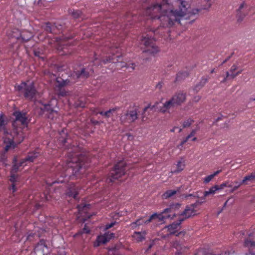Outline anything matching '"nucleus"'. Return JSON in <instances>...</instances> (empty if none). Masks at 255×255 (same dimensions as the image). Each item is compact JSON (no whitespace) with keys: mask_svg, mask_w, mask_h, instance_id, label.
Returning <instances> with one entry per match:
<instances>
[{"mask_svg":"<svg viewBox=\"0 0 255 255\" xmlns=\"http://www.w3.org/2000/svg\"><path fill=\"white\" fill-rule=\"evenodd\" d=\"M6 122L4 120L3 114H0V130H3L5 132V125Z\"/></svg>","mask_w":255,"mask_h":255,"instance_id":"obj_34","label":"nucleus"},{"mask_svg":"<svg viewBox=\"0 0 255 255\" xmlns=\"http://www.w3.org/2000/svg\"><path fill=\"white\" fill-rule=\"evenodd\" d=\"M175 107H176V106L174 103L173 101L171 98L164 103L163 107L161 108L160 111L161 112L165 113L170 109L174 108Z\"/></svg>","mask_w":255,"mask_h":255,"instance_id":"obj_17","label":"nucleus"},{"mask_svg":"<svg viewBox=\"0 0 255 255\" xmlns=\"http://www.w3.org/2000/svg\"><path fill=\"white\" fill-rule=\"evenodd\" d=\"M244 245L247 247H255V242L246 239L244 242Z\"/></svg>","mask_w":255,"mask_h":255,"instance_id":"obj_42","label":"nucleus"},{"mask_svg":"<svg viewBox=\"0 0 255 255\" xmlns=\"http://www.w3.org/2000/svg\"><path fill=\"white\" fill-rule=\"evenodd\" d=\"M180 205L181 204L179 203H176V204L171 205L169 208H167L165 209L161 214L163 215V214L170 212H171V210L174 207H175V208H179L180 206Z\"/></svg>","mask_w":255,"mask_h":255,"instance_id":"obj_39","label":"nucleus"},{"mask_svg":"<svg viewBox=\"0 0 255 255\" xmlns=\"http://www.w3.org/2000/svg\"><path fill=\"white\" fill-rule=\"evenodd\" d=\"M117 224H118V222H117L116 221L112 222L110 224H107L105 225L104 227V230H107L113 227L114 225H116Z\"/></svg>","mask_w":255,"mask_h":255,"instance_id":"obj_51","label":"nucleus"},{"mask_svg":"<svg viewBox=\"0 0 255 255\" xmlns=\"http://www.w3.org/2000/svg\"><path fill=\"white\" fill-rule=\"evenodd\" d=\"M121 67H126L127 68H131L132 70H134L135 68V64L134 63H131L129 64H125L124 63L121 62V65H120Z\"/></svg>","mask_w":255,"mask_h":255,"instance_id":"obj_47","label":"nucleus"},{"mask_svg":"<svg viewBox=\"0 0 255 255\" xmlns=\"http://www.w3.org/2000/svg\"><path fill=\"white\" fill-rule=\"evenodd\" d=\"M104 235L106 237L107 240H108V242H109L111 239L115 238V235L113 233H109L106 232Z\"/></svg>","mask_w":255,"mask_h":255,"instance_id":"obj_46","label":"nucleus"},{"mask_svg":"<svg viewBox=\"0 0 255 255\" xmlns=\"http://www.w3.org/2000/svg\"><path fill=\"white\" fill-rule=\"evenodd\" d=\"M16 145L17 144L12 139H9L4 148L5 152H7L11 149H14L16 147Z\"/></svg>","mask_w":255,"mask_h":255,"instance_id":"obj_28","label":"nucleus"},{"mask_svg":"<svg viewBox=\"0 0 255 255\" xmlns=\"http://www.w3.org/2000/svg\"><path fill=\"white\" fill-rule=\"evenodd\" d=\"M193 120L190 119L184 121L183 123V127L184 128L189 127L193 123Z\"/></svg>","mask_w":255,"mask_h":255,"instance_id":"obj_49","label":"nucleus"},{"mask_svg":"<svg viewBox=\"0 0 255 255\" xmlns=\"http://www.w3.org/2000/svg\"><path fill=\"white\" fill-rule=\"evenodd\" d=\"M19 167L18 164H12L10 173L16 174L18 171Z\"/></svg>","mask_w":255,"mask_h":255,"instance_id":"obj_45","label":"nucleus"},{"mask_svg":"<svg viewBox=\"0 0 255 255\" xmlns=\"http://www.w3.org/2000/svg\"><path fill=\"white\" fill-rule=\"evenodd\" d=\"M163 83L162 81L159 82L156 86V88L159 89H161L163 86Z\"/></svg>","mask_w":255,"mask_h":255,"instance_id":"obj_59","label":"nucleus"},{"mask_svg":"<svg viewBox=\"0 0 255 255\" xmlns=\"http://www.w3.org/2000/svg\"><path fill=\"white\" fill-rule=\"evenodd\" d=\"M225 187H230V186L228 185V182H224L222 183L221 185H218L219 190L223 189Z\"/></svg>","mask_w":255,"mask_h":255,"instance_id":"obj_53","label":"nucleus"},{"mask_svg":"<svg viewBox=\"0 0 255 255\" xmlns=\"http://www.w3.org/2000/svg\"><path fill=\"white\" fill-rule=\"evenodd\" d=\"M211 0H204L202 3L201 9L204 10H209L211 7L212 4L210 2Z\"/></svg>","mask_w":255,"mask_h":255,"instance_id":"obj_35","label":"nucleus"},{"mask_svg":"<svg viewBox=\"0 0 255 255\" xmlns=\"http://www.w3.org/2000/svg\"><path fill=\"white\" fill-rule=\"evenodd\" d=\"M97 243H95L94 244V247H98L101 244H105L108 243L106 237L103 235L101 236H98L96 239Z\"/></svg>","mask_w":255,"mask_h":255,"instance_id":"obj_26","label":"nucleus"},{"mask_svg":"<svg viewBox=\"0 0 255 255\" xmlns=\"http://www.w3.org/2000/svg\"><path fill=\"white\" fill-rule=\"evenodd\" d=\"M185 220L184 218H180L176 222H174L166 226L168 231L170 232V235H175L176 236L178 237L183 234V232H180L176 234L177 229L181 225L182 222Z\"/></svg>","mask_w":255,"mask_h":255,"instance_id":"obj_9","label":"nucleus"},{"mask_svg":"<svg viewBox=\"0 0 255 255\" xmlns=\"http://www.w3.org/2000/svg\"><path fill=\"white\" fill-rule=\"evenodd\" d=\"M206 197H204V195L203 197H200V200H197L199 202H200V205H202L203 203L205 202V199Z\"/></svg>","mask_w":255,"mask_h":255,"instance_id":"obj_56","label":"nucleus"},{"mask_svg":"<svg viewBox=\"0 0 255 255\" xmlns=\"http://www.w3.org/2000/svg\"><path fill=\"white\" fill-rule=\"evenodd\" d=\"M145 232H143V233L140 232H134L133 237L137 242H140L145 240Z\"/></svg>","mask_w":255,"mask_h":255,"instance_id":"obj_22","label":"nucleus"},{"mask_svg":"<svg viewBox=\"0 0 255 255\" xmlns=\"http://www.w3.org/2000/svg\"><path fill=\"white\" fill-rule=\"evenodd\" d=\"M245 5V2H243L242 3L240 4L239 7L237 9V17H238V21L241 22L243 21L244 18L246 16V14L243 13V9L244 8Z\"/></svg>","mask_w":255,"mask_h":255,"instance_id":"obj_20","label":"nucleus"},{"mask_svg":"<svg viewBox=\"0 0 255 255\" xmlns=\"http://www.w3.org/2000/svg\"><path fill=\"white\" fill-rule=\"evenodd\" d=\"M80 188L74 184L70 185L66 195L70 197H73L74 199H77V196L79 194Z\"/></svg>","mask_w":255,"mask_h":255,"instance_id":"obj_11","label":"nucleus"},{"mask_svg":"<svg viewBox=\"0 0 255 255\" xmlns=\"http://www.w3.org/2000/svg\"><path fill=\"white\" fill-rule=\"evenodd\" d=\"M17 161V157L14 156L12 159V164H18Z\"/></svg>","mask_w":255,"mask_h":255,"instance_id":"obj_63","label":"nucleus"},{"mask_svg":"<svg viewBox=\"0 0 255 255\" xmlns=\"http://www.w3.org/2000/svg\"><path fill=\"white\" fill-rule=\"evenodd\" d=\"M27 34H28L26 36L23 33L21 34L20 40H21L22 42H25L28 41L32 37L31 33L28 32Z\"/></svg>","mask_w":255,"mask_h":255,"instance_id":"obj_36","label":"nucleus"},{"mask_svg":"<svg viewBox=\"0 0 255 255\" xmlns=\"http://www.w3.org/2000/svg\"><path fill=\"white\" fill-rule=\"evenodd\" d=\"M201 10H202L201 8H194V9H192V10L189 12V13L191 15H195V14H198L199 13V12Z\"/></svg>","mask_w":255,"mask_h":255,"instance_id":"obj_52","label":"nucleus"},{"mask_svg":"<svg viewBox=\"0 0 255 255\" xmlns=\"http://www.w3.org/2000/svg\"><path fill=\"white\" fill-rule=\"evenodd\" d=\"M189 73L187 71H180L176 75L174 82H181L183 81L186 78L188 77Z\"/></svg>","mask_w":255,"mask_h":255,"instance_id":"obj_19","label":"nucleus"},{"mask_svg":"<svg viewBox=\"0 0 255 255\" xmlns=\"http://www.w3.org/2000/svg\"><path fill=\"white\" fill-rule=\"evenodd\" d=\"M83 232L86 234H89L90 232V230L85 225L84 228L83 229Z\"/></svg>","mask_w":255,"mask_h":255,"instance_id":"obj_58","label":"nucleus"},{"mask_svg":"<svg viewBox=\"0 0 255 255\" xmlns=\"http://www.w3.org/2000/svg\"><path fill=\"white\" fill-rule=\"evenodd\" d=\"M16 90L19 92H21L24 97L30 101L33 100L37 93L34 85L33 83L27 84L26 82H22L16 87Z\"/></svg>","mask_w":255,"mask_h":255,"instance_id":"obj_6","label":"nucleus"},{"mask_svg":"<svg viewBox=\"0 0 255 255\" xmlns=\"http://www.w3.org/2000/svg\"><path fill=\"white\" fill-rule=\"evenodd\" d=\"M179 191L180 188L177 190H168L162 195V198L164 199H167L175 195Z\"/></svg>","mask_w":255,"mask_h":255,"instance_id":"obj_21","label":"nucleus"},{"mask_svg":"<svg viewBox=\"0 0 255 255\" xmlns=\"http://www.w3.org/2000/svg\"><path fill=\"white\" fill-rule=\"evenodd\" d=\"M85 102L79 100L75 102L74 106L76 108H84L85 107Z\"/></svg>","mask_w":255,"mask_h":255,"instance_id":"obj_43","label":"nucleus"},{"mask_svg":"<svg viewBox=\"0 0 255 255\" xmlns=\"http://www.w3.org/2000/svg\"><path fill=\"white\" fill-rule=\"evenodd\" d=\"M40 52L39 51H35V50L34 51V54L35 56L40 57Z\"/></svg>","mask_w":255,"mask_h":255,"instance_id":"obj_64","label":"nucleus"},{"mask_svg":"<svg viewBox=\"0 0 255 255\" xmlns=\"http://www.w3.org/2000/svg\"><path fill=\"white\" fill-rule=\"evenodd\" d=\"M137 119V109H134L127 111L124 116H121L120 121L121 123H124L127 119L129 121L128 123H131L134 122Z\"/></svg>","mask_w":255,"mask_h":255,"instance_id":"obj_8","label":"nucleus"},{"mask_svg":"<svg viewBox=\"0 0 255 255\" xmlns=\"http://www.w3.org/2000/svg\"><path fill=\"white\" fill-rule=\"evenodd\" d=\"M141 41L146 47V49L143 51L144 54L149 53L154 55L159 52L158 47L155 45V39L152 36L146 35L142 36Z\"/></svg>","mask_w":255,"mask_h":255,"instance_id":"obj_7","label":"nucleus"},{"mask_svg":"<svg viewBox=\"0 0 255 255\" xmlns=\"http://www.w3.org/2000/svg\"><path fill=\"white\" fill-rule=\"evenodd\" d=\"M9 181L12 183H15L17 181V175H16L14 173H10Z\"/></svg>","mask_w":255,"mask_h":255,"instance_id":"obj_50","label":"nucleus"},{"mask_svg":"<svg viewBox=\"0 0 255 255\" xmlns=\"http://www.w3.org/2000/svg\"><path fill=\"white\" fill-rule=\"evenodd\" d=\"M169 218H171V216L169 215H163L162 214H158L156 213L153 214L149 217V218L151 220V221L154 218H157L159 221H163L165 219ZM171 218H173V217H171Z\"/></svg>","mask_w":255,"mask_h":255,"instance_id":"obj_24","label":"nucleus"},{"mask_svg":"<svg viewBox=\"0 0 255 255\" xmlns=\"http://www.w3.org/2000/svg\"><path fill=\"white\" fill-rule=\"evenodd\" d=\"M10 190H11L13 193L16 191V187L15 186V183H12L10 188Z\"/></svg>","mask_w":255,"mask_h":255,"instance_id":"obj_60","label":"nucleus"},{"mask_svg":"<svg viewBox=\"0 0 255 255\" xmlns=\"http://www.w3.org/2000/svg\"><path fill=\"white\" fill-rule=\"evenodd\" d=\"M196 210L191 208L190 206L187 205L184 211L180 214V216H185L184 219H187L194 216L196 215Z\"/></svg>","mask_w":255,"mask_h":255,"instance_id":"obj_14","label":"nucleus"},{"mask_svg":"<svg viewBox=\"0 0 255 255\" xmlns=\"http://www.w3.org/2000/svg\"><path fill=\"white\" fill-rule=\"evenodd\" d=\"M142 59L144 63L147 61H149L151 60V58L150 57H144L143 56H142Z\"/></svg>","mask_w":255,"mask_h":255,"instance_id":"obj_62","label":"nucleus"},{"mask_svg":"<svg viewBox=\"0 0 255 255\" xmlns=\"http://www.w3.org/2000/svg\"><path fill=\"white\" fill-rule=\"evenodd\" d=\"M56 82L57 83L56 87L59 88L64 87L68 83L67 80H64L62 79H60V80L57 79Z\"/></svg>","mask_w":255,"mask_h":255,"instance_id":"obj_40","label":"nucleus"},{"mask_svg":"<svg viewBox=\"0 0 255 255\" xmlns=\"http://www.w3.org/2000/svg\"><path fill=\"white\" fill-rule=\"evenodd\" d=\"M44 30L50 33L56 34L57 31L56 26L54 24H52L49 22H47L44 23V25L42 26Z\"/></svg>","mask_w":255,"mask_h":255,"instance_id":"obj_15","label":"nucleus"},{"mask_svg":"<svg viewBox=\"0 0 255 255\" xmlns=\"http://www.w3.org/2000/svg\"><path fill=\"white\" fill-rule=\"evenodd\" d=\"M21 33L17 28H12L6 31V35L9 38H15L17 40H20Z\"/></svg>","mask_w":255,"mask_h":255,"instance_id":"obj_16","label":"nucleus"},{"mask_svg":"<svg viewBox=\"0 0 255 255\" xmlns=\"http://www.w3.org/2000/svg\"><path fill=\"white\" fill-rule=\"evenodd\" d=\"M5 151L2 153L1 154H0V161L3 164H4L5 166H7V157L5 155Z\"/></svg>","mask_w":255,"mask_h":255,"instance_id":"obj_44","label":"nucleus"},{"mask_svg":"<svg viewBox=\"0 0 255 255\" xmlns=\"http://www.w3.org/2000/svg\"><path fill=\"white\" fill-rule=\"evenodd\" d=\"M183 198L188 200L190 198H200L199 195L198 194V192H196L192 194H183L182 195Z\"/></svg>","mask_w":255,"mask_h":255,"instance_id":"obj_38","label":"nucleus"},{"mask_svg":"<svg viewBox=\"0 0 255 255\" xmlns=\"http://www.w3.org/2000/svg\"><path fill=\"white\" fill-rule=\"evenodd\" d=\"M221 170H217L214 172L213 174H210L207 176H206L204 179V182L206 184L208 183L209 182H210L212 179L217 175H218Z\"/></svg>","mask_w":255,"mask_h":255,"instance_id":"obj_33","label":"nucleus"},{"mask_svg":"<svg viewBox=\"0 0 255 255\" xmlns=\"http://www.w3.org/2000/svg\"><path fill=\"white\" fill-rule=\"evenodd\" d=\"M27 162V160H25V158L21 159L18 163V165L20 167L21 166H26L27 164L26 163V162Z\"/></svg>","mask_w":255,"mask_h":255,"instance_id":"obj_54","label":"nucleus"},{"mask_svg":"<svg viewBox=\"0 0 255 255\" xmlns=\"http://www.w3.org/2000/svg\"><path fill=\"white\" fill-rule=\"evenodd\" d=\"M170 0H162L161 3H155L146 8V14L152 19H159L163 27H171L176 22H180L181 18L186 15L188 12L182 1L179 9H173L169 5Z\"/></svg>","mask_w":255,"mask_h":255,"instance_id":"obj_2","label":"nucleus"},{"mask_svg":"<svg viewBox=\"0 0 255 255\" xmlns=\"http://www.w3.org/2000/svg\"><path fill=\"white\" fill-rule=\"evenodd\" d=\"M254 179H255V174L252 173L250 175H247L242 180V183H244L247 181H251Z\"/></svg>","mask_w":255,"mask_h":255,"instance_id":"obj_41","label":"nucleus"},{"mask_svg":"<svg viewBox=\"0 0 255 255\" xmlns=\"http://www.w3.org/2000/svg\"><path fill=\"white\" fill-rule=\"evenodd\" d=\"M208 81V79L207 78H202L200 82L197 84L194 88V90L198 92L200 90Z\"/></svg>","mask_w":255,"mask_h":255,"instance_id":"obj_27","label":"nucleus"},{"mask_svg":"<svg viewBox=\"0 0 255 255\" xmlns=\"http://www.w3.org/2000/svg\"><path fill=\"white\" fill-rule=\"evenodd\" d=\"M73 38V36L71 35L70 36H63L61 38V39L64 41L66 42L67 40L69 39H72Z\"/></svg>","mask_w":255,"mask_h":255,"instance_id":"obj_55","label":"nucleus"},{"mask_svg":"<svg viewBox=\"0 0 255 255\" xmlns=\"http://www.w3.org/2000/svg\"><path fill=\"white\" fill-rule=\"evenodd\" d=\"M105 46L109 49L110 53L112 54V55L104 58L101 62L104 64H106L109 63L115 64L119 63L120 60L122 59V55L120 54L116 55L115 54L116 53L120 52L121 49L120 46L119 45H115L114 43L112 44L111 43H107Z\"/></svg>","mask_w":255,"mask_h":255,"instance_id":"obj_5","label":"nucleus"},{"mask_svg":"<svg viewBox=\"0 0 255 255\" xmlns=\"http://www.w3.org/2000/svg\"><path fill=\"white\" fill-rule=\"evenodd\" d=\"M143 224H144L143 221H141V219H137V220H135L134 222H132L131 224V226L132 228H134L137 226L141 225Z\"/></svg>","mask_w":255,"mask_h":255,"instance_id":"obj_48","label":"nucleus"},{"mask_svg":"<svg viewBox=\"0 0 255 255\" xmlns=\"http://www.w3.org/2000/svg\"><path fill=\"white\" fill-rule=\"evenodd\" d=\"M37 103L42 107H40L39 115H42L46 113L48 119L53 120L58 116V111L57 109L58 101L55 98H52L47 103H44L41 100H39Z\"/></svg>","mask_w":255,"mask_h":255,"instance_id":"obj_3","label":"nucleus"},{"mask_svg":"<svg viewBox=\"0 0 255 255\" xmlns=\"http://www.w3.org/2000/svg\"><path fill=\"white\" fill-rule=\"evenodd\" d=\"M186 143L185 141L183 139V140L181 142V143L178 145V147L180 148L183 147V145Z\"/></svg>","mask_w":255,"mask_h":255,"instance_id":"obj_61","label":"nucleus"},{"mask_svg":"<svg viewBox=\"0 0 255 255\" xmlns=\"http://www.w3.org/2000/svg\"><path fill=\"white\" fill-rule=\"evenodd\" d=\"M218 190H219V188L217 185L212 186L209 190L204 192V197H207L210 194H214Z\"/></svg>","mask_w":255,"mask_h":255,"instance_id":"obj_32","label":"nucleus"},{"mask_svg":"<svg viewBox=\"0 0 255 255\" xmlns=\"http://www.w3.org/2000/svg\"><path fill=\"white\" fill-rule=\"evenodd\" d=\"M47 247L46 245L45 242L43 240H41L37 245L35 246L34 248V252L36 254L41 253H43L44 252V249H47Z\"/></svg>","mask_w":255,"mask_h":255,"instance_id":"obj_18","label":"nucleus"},{"mask_svg":"<svg viewBox=\"0 0 255 255\" xmlns=\"http://www.w3.org/2000/svg\"><path fill=\"white\" fill-rule=\"evenodd\" d=\"M91 205L89 204H80L77 205V208L79 213L86 212L87 209L90 207Z\"/></svg>","mask_w":255,"mask_h":255,"instance_id":"obj_29","label":"nucleus"},{"mask_svg":"<svg viewBox=\"0 0 255 255\" xmlns=\"http://www.w3.org/2000/svg\"><path fill=\"white\" fill-rule=\"evenodd\" d=\"M169 218H171V216L169 215H163L162 214H158L156 213L153 214L149 217V218L151 220V221L154 218H157L159 221H163L165 219ZM171 218H173V217H171Z\"/></svg>","mask_w":255,"mask_h":255,"instance_id":"obj_25","label":"nucleus"},{"mask_svg":"<svg viewBox=\"0 0 255 255\" xmlns=\"http://www.w3.org/2000/svg\"><path fill=\"white\" fill-rule=\"evenodd\" d=\"M90 72L93 73L94 70L91 68L84 67L75 71V74L77 79H87L90 76Z\"/></svg>","mask_w":255,"mask_h":255,"instance_id":"obj_10","label":"nucleus"},{"mask_svg":"<svg viewBox=\"0 0 255 255\" xmlns=\"http://www.w3.org/2000/svg\"><path fill=\"white\" fill-rule=\"evenodd\" d=\"M177 169L172 171L173 173H177L182 171L185 167L184 162H182L181 160L178 161L177 164Z\"/></svg>","mask_w":255,"mask_h":255,"instance_id":"obj_30","label":"nucleus"},{"mask_svg":"<svg viewBox=\"0 0 255 255\" xmlns=\"http://www.w3.org/2000/svg\"><path fill=\"white\" fill-rule=\"evenodd\" d=\"M237 68H238V67H237V66L236 65H235V64L233 65L231 67V69L230 70V72H231V73L234 72L237 69Z\"/></svg>","mask_w":255,"mask_h":255,"instance_id":"obj_57","label":"nucleus"},{"mask_svg":"<svg viewBox=\"0 0 255 255\" xmlns=\"http://www.w3.org/2000/svg\"><path fill=\"white\" fill-rule=\"evenodd\" d=\"M13 115L15 117V121L19 122L21 125H27V118L26 116V113L20 111H15Z\"/></svg>","mask_w":255,"mask_h":255,"instance_id":"obj_12","label":"nucleus"},{"mask_svg":"<svg viewBox=\"0 0 255 255\" xmlns=\"http://www.w3.org/2000/svg\"><path fill=\"white\" fill-rule=\"evenodd\" d=\"M126 166L127 163L124 160H120L117 162L111 170L106 179L107 183H112L124 175L126 173Z\"/></svg>","mask_w":255,"mask_h":255,"instance_id":"obj_4","label":"nucleus"},{"mask_svg":"<svg viewBox=\"0 0 255 255\" xmlns=\"http://www.w3.org/2000/svg\"><path fill=\"white\" fill-rule=\"evenodd\" d=\"M117 108H113L111 109H110L106 112L104 111H101L99 112V114L102 116H104L106 118H110L111 116V115L113 114V112H115L117 110Z\"/></svg>","mask_w":255,"mask_h":255,"instance_id":"obj_31","label":"nucleus"},{"mask_svg":"<svg viewBox=\"0 0 255 255\" xmlns=\"http://www.w3.org/2000/svg\"><path fill=\"white\" fill-rule=\"evenodd\" d=\"M38 152L36 151L30 152L25 158V160H27V162H32L38 157Z\"/></svg>","mask_w":255,"mask_h":255,"instance_id":"obj_23","label":"nucleus"},{"mask_svg":"<svg viewBox=\"0 0 255 255\" xmlns=\"http://www.w3.org/2000/svg\"><path fill=\"white\" fill-rule=\"evenodd\" d=\"M68 135L65 129L59 132L58 142L61 148L70 150L67 153L66 163L59 164L56 167V179L51 183L46 181V184L51 186L55 183L68 182L75 177H80V174L84 173L88 166V158L84 153L79 151V146H72L68 140Z\"/></svg>","mask_w":255,"mask_h":255,"instance_id":"obj_1","label":"nucleus"},{"mask_svg":"<svg viewBox=\"0 0 255 255\" xmlns=\"http://www.w3.org/2000/svg\"><path fill=\"white\" fill-rule=\"evenodd\" d=\"M71 15L74 18H83L82 13L79 10H73L72 11L70 12Z\"/></svg>","mask_w":255,"mask_h":255,"instance_id":"obj_37","label":"nucleus"},{"mask_svg":"<svg viewBox=\"0 0 255 255\" xmlns=\"http://www.w3.org/2000/svg\"><path fill=\"white\" fill-rule=\"evenodd\" d=\"M171 98L175 105L178 106L185 101L186 94L183 93H179L174 95Z\"/></svg>","mask_w":255,"mask_h":255,"instance_id":"obj_13","label":"nucleus"}]
</instances>
